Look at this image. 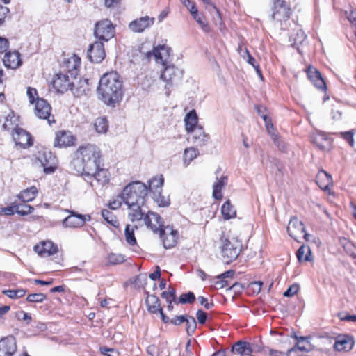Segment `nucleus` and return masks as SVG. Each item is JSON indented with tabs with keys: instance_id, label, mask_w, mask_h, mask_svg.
<instances>
[{
	"instance_id": "1",
	"label": "nucleus",
	"mask_w": 356,
	"mask_h": 356,
	"mask_svg": "<svg viewBox=\"0 0 356 356\" xmlns=\"http://www.w3.org/2000/svg\"><path fill=\"white\" fill-rule=\"evenodd\" d=\"M147 186L141 181H134L127 185L120 198L127 206L128 217L132 222L142 220L146 212Z\"/></svg>"
},
{
	"instance_id": "2",
	"label": "nucleus",
	"mask_w": 356,
	"mask_h": 356,
	"mask_svg": "<svg viewBox=\"0 0 356 356\" xmlns=\"http://www.w3.org/2000/svg\"><path fill=\"white\" fill-rule=\"evenodd\" d=\"M97 92L106 105L115 106L124 95L122 78L116 72L104 74L99 80Z\"/></svg>"
},
{
	"instance_id": "3",
	"label": "nucleus",
	"mask_w": 356,
	"mask_h": 356,
	"mask_svg": "<svg viewBox=\"0 0 356 356\" xmlns=\"http://www.w3.org/2000/svg\"><path fill=\"white\" fill-rule=\"evenodd\" d=\"M100 158L99 148L95 145L88 144L79 148L70 164L76 173L83 175L88 170L92 172L97 169Z\"/></svg>"
},
{
	"instance_id": "4",
	"label": "nucleus",
	"mask_w": 356,
	"mask_h": 356,
	"mask_svg": "<svg viewBox=\"0 0 356 356\" xmlns=\"http://www.w3.org/2000/svg\"><path fill=\"white\" fill-rule=\"evenodd\" d=\"M220 253L225 263L235 260L242 250V242L236 238L222 236L220 238Z\"/></svg>"
},
{
	"instance_id": "5",
	"label": "nucleus",
	"mask_w": 356,
	"mask_h": 356,
	"mask_svg": "<svg viewBox=\"0 0 356 356\" xmlns=\"http://www.w3.org/2000/svg\"><path fill=\"white\" fill-rule=\"evenodd\" d=\"M183 71L175 65H167L161 75V79L166 83L165 86V94L168 96L170 93V87L177 85L181 80Z\"/></svg>"
},
{
	"instance_id": "6",
	"label": "nucleus",
	"mask_w": 356,
	"mask_h": 356,
	"mask_svg": "<svg viewBox=\"0 0 356 356\" xmlns=\"http://www.w3.org/2000/svg\"><path fill=\"white\" fill-rule=\"evenodd\" d=\"M94 33L101 42L108 41L115 35V27L111 20L106 19L96 23Z\"/></svg>"
},
{
	"instance_id": "7",
	"label": "nucleus",
	"mask_w": 356,
	"mask_h": 356,
	"mask_svg": "<svg viewBox=\"0 0 356 356\" xmlns=\"http://www.w3.org/2000/svg\"><path fill=\"white\" fill-rule=\"evenodd\" d=\"M76 80L72 79L69 74L60 71L54 79L53 87L60 93H64L68 90L74 92Z\"/></svg>"
},
{
	"instance_id": "8",
	"label": "nucleus",
	"mask_w": 356,
	"mask_h": 356,
	"mask_svg": "<svg viewBox=\"0 0 356 356\" xmlns=\"http://www.w3.org/2000/svg\"><path fill=\"white\" fill-rule=\"evenodd\" d=\"M66 211L70 214L62 222V225L65 228L81 227L86 221L91 220V216L89 214L82 215L74 211L67 209Z\"/></svg>"
},
{
	"instance_id": "9",
	"label": "nucleus",
	"mask_w": 356,
	"mask_h": 356,
	"mask_svg": "<svg viewBox=\"0 0 356 356\" xmlns=\"http://www.w3.org/2000/svg\"><path fill=\"white\" fill-rule=\"evenodd\" d=\"M37 159L41 163L46 174L54 172L57 168V161L56 156L50 151L39 152Z\"/></svg>"
},
{
	"instance_id": "10",
	"label": "nucleus",
	"mask_w": 356,
	"mask_h": 356,
	"mask_svg": "<svg viewBox=\"0 0 356 356\" xmlns=\"http://www.w3.org/2000/svg\"><path fill=\"white\" fill-rule=\"evenodd\" d=\"M142 219L144 220L146 226L156 234H159L160 231L165 227L162 218L157 213L153 211H146Z\"/></svg>"
},
{
	"instance_id": "11",
	"label": "nucleus",
	"mask_w": 356,
	"mask_h": 356,
	"mask_svg": "<svg viewBox=\"0 0 356 356\" xmlns=\"http://www.w3.org/2000/svg\"><path fill=\"white\" fill-rule=\"evenodd\" d=\"M81 58L78 56L74 54L70 58L64 60L61 66V72L69 74L72 79H76V76L79 72Z\"/></svg>"
},
{
	"instance_id": "12",
	"label": "nucleus",
	"mask_w": 356,
	"mask_h": 356,
	"mask_svg": "<svg viewBox=\"0 0 356 356\" xmlns=\"http://www.w3.org/2000/svg\"><path fill=\"white\" fill-rule=\"evenodd\" d=\"M310 140L314 145L322 151H328L332 143V140L324 132L315 131L310 134Z\"/></svg>"
},
{
	"instance_id": "13",
	"label": "nucleus",
	"mask_w": 356,
	"mask_h": 356,
	"mask_svg": "<svg viewBox=\"0 0 356 356\" xmlns=\"http://www.w3.org/2000/svg\"><path fill=\"white\" fill-rule=\"evenodd\" d=\"M165 248L168 249L175 246L178 238V232L177 230L169 225H167L164 229L160 231L159 234Z\"/></svg>"
},
{
	"instance_id": "14",
	"label": "nucleus",
	"mask_w": 356,
	"mask_h": 356,
	"mask_svg": "<svg viewBox=\"0 0 356 356\" xmlns=\"http://www.w3.org/2000/svg\"><path fill=\"white\" fill-rule=\"evenodd\" d=\"M87 54L91 62L100 63L106 56L103 42L101 41H95L89 46Z\"/></svg>"
},
{
	"instance_id": "15",
	"label": "nucleus",
	"mask_w": 356,
	"mask_h": 356,
	"mask_svg": "<svg viewBox=\"0 0 356 356\" xmlns=\"http://www.w3.org/2000/svg\"><path fill=\"white\" fill-rule=\"evenodd\" d=\"M51 107L46 100L38 99L35 106V113L39 118L47 120L49 124L55 122L54 117L51 116Z\"/></svg>"
},
{
	"instance_id": "16",
	"label": "nucleus",
	"mask_w": 356,
	"mask_h": 356,
	"mask_svg": "<svg viewBox=\"0 0 356 356\" xmlns=\"http://www.w3.org/2000/svg\"><path fill=\"white\" fill-rule=\"evenodd\" d=\"M145 56L148 60L154 56L156 63L167 66L170 57V49L165 46H159L154 48L152 51L147 52Z\"/></svg>"
},
{
	"instance_id": "17",
	"label": "nucleus",
	"mask_w": 356,
	"mask_h": 356,
	"mask_svg": "<svg viewBox=\"0 0 356 356\" xmlns=\"http://www.w3.org/2000/svg\"><path fill=\"white\" fill-rule=\"evenodd\" d=\"M289 8L284 0H273L272 18L274 20L282 21L289 18Z\"/></svg>"
},
{
	"instance_id": "18",
	"label": "nucleus",
	"mask_w": 356,
	"mask_h": 356,
	"mask_svg": "<svg viewBox=\"0 0 356 356\" xmlns=\"http://www.w3.org/2000/svg\"><path fill=\"white\" fill-rule=\"evenodd\" d=\"M13 138L15 142L16 145L22 148H26L33 144L31 134L20 127L14 129Z\"/></svg>"
},
{
	"instance_id": "19",
	"label": "nucleus",
	"mask_w": 356,
	"mask_h": 356,
	"mask_svg": "<svg viewBox=\"0 0 356 356\" xmlns=\"http://www.w3.org/2000/svg\"><path fill=\"white\" fill-rule=\"evenodd\" d=\"M306 73L308 79L316 88L322 91L327 90L325 81L321 72L316 67L309 65L306 70Z\"/></svg>"
},
{
	"instance_id": "20",
	"label": "nucleus",
	"mask_w": 356,
	"mask_h": 356,
	"mask_svg": "<svg viewBox=\"0 0 356 356\" xmlns=\"http://www.w3.org/2000/svg\"><path fill=\"white\" fill-rule=\"evenodd\" d=\"M155 19L149 16L141 17L131 21L129 24V29L134 33H142L145 29L152 26Z\"/></svg>"
},
{
	"instance_id": "21",
	"label": "nucleus",
	"mask_w": 356,
	"mask_h": 356,
	"mask_svg": "<svg viewBox=\"0 0 356 356\" xmlns=\"http://www.w3.org/2000/svg\"><path fill=\"white\" fill-rule=\"evenodd\" d=\"M286 230L291 238L299 242L298 238L302 233L305 232V227L302 222L299 220L297 217H293L288 224Z\"/></svg>"
},
{
	"instance_id": "22",
	"label": "nucleus",
	"mask_w": 356,
	"mask_h": 356,
	"mask_svg": "<svg viewBox=\"0 0 356 356\" xmlns=\"http://www.w3.org/2000/svg\"><path fill=\"white\" fill-rule=\"evenodd\" d=\"M17 350L15 338L8 336L0 340V356H12Z\"/></svg>"
},
{
	"instance_id": "23",
	"label": "nucleus",
	"mask_w": 356,
	"mask_h": 356,
	"mask_svg": "<svg viewBox=\"0 0 356 356\" xmlns=\"http://www.w3.org/2000/svg\"><path fill=\"white\" fill-rule=\"evenodd\" d=\"M190 133L191 135L188 138V140L196 146H204L209 140V136L205 134L202 127L201 126L195 129V130Z\"/></svg>"
},
{
	"instance_id": "24",
	"label": "nucleus",
	"mask_w": 356,
	"mask_h": 356,
	"mask_svg": "<svg viewBox=\"0 0 356 356\" xmlns=\"http://www.w3.org/2000/svg\"><path fill=\"white\" fill-rule=\"evenodd\" d=\"M75 140L71 132L61 131L56 134L54 146L58 147H70L74 144Z\"/></svg>"
},
{
	"instance_id": "25",
	"label": "nucleus",
	"mask_w": 356,
	"mask_h": 356,
	"mask_svg": "<svg viewBox=\"0 0 356 356\" xmlns=\"http://www.w3.org/2000/svg\"><path fill=\"white\" fill-rule=\"evenodd\" d=\"M83 175L90 179H95L97 182L101 185L107 184L110 179V174L108 170L100 168V163L99 164V168L95 169L94 172H90V171L88 170Z\"/></svg>"
},
{
	"instance_id": "26",
	"label": "nucleus",
	"mask_w": 356,
	"mask_h": 356,
	"mask_svg": "<svg viewBox=\"0 0 356 356\" xmlns=\"http://www.w3.org/2000/svg\"><path fill=\"white\" fill-rule=\"evenodd\" d=\"M34 250L41 257L51 256L58 250V246L50 241H43L34 246Z\"/></svg>"
},
{
	"instance_id": "27",
	"label": "nucleus",
	"mask_w": 356,
	"mask_h": 356,
	"mask_svg": "<svg viewBox=\"0 0 356 356\" xmlns=\"http://www.w3.org/2000/svg\"><path fill=\"white\" fill-rule=\"evenodd\" d=\"M3 62L6 67L11 69H16L22 64L20 54L17 51H6Z\"/></svg>"
},
{
	"instance_id": "28",
	"label": "nucleus",
	"mask_w": 356,
	"mask_h": 356,
	"mask_svg": "<svg viewBox=\"0 0 356 356\" xmlns=\"http://www.w3.org/2000/svg\"><path fill=\"white\" fill-rule=\"evenodd\" d=\"M354 346V340L349 335H339L337 337L334 348L338 351H349Z\"/></svg>"
},
{
	"instance_id": "29",
	"label": "nucleus",
	"mask_w": 356,
	"mask_h": 356,
	"mask_svg": "<svg viewBox=\"0 0 356 356\" xmlns=\"http://www.w3.org/2000/svg\"><path fill=\"white\" fill-rule=\"evenodd\" d=\"M231 351L234 354H236L240 356H245L250 355L252 353L253 350L250 343L239 341L232 346Z\"/></svg>"
},
{
	"instance_id": "30",
	"label": "nucleus",
	"mask_w": 356,
	"mask_h": 356,
	"mask_svg": "<svg viewBox=\"0 0 356 356\" xmlns=\"http://www.w3.org/2000/svg\"><path fill=\"white\" fill-rule=\"evenodd\" d=\"M184 122L185 128L188 133L193 131L195 129L200 127L197 126L198 118L195 110L191 111L186 115Z\"/></svg>"
},
{
	"instance_id": "31",
	"label": "nucleus",
	"mask_w": 356,
	"mask_h": 356,
	"mask_svg": "<svg viewBox=\"0 0 356 356\" xmlns=\"http://www.w3.org/2000/svg\"><path fill=\"white\" fill-rule=\"evenodd\" d=\"M146 293L147 296L145 300V303L147 305V310L152 314H156L162 309L160 305L159 298L155 295H149L148 292H146Z\"/></svg>"
},
{
	"instance_id": "32",
	"label": "nucleus",
	"mask_w": 356,
	"mask_h": 356,
	"mask_svg": "<svg viewBox=\"0 0 356 356\" xmlns=\"http://www.w3.org/2000/svg\"><path fill=\"white\" fill-rule=\"evenodd\" d=\"M227 177L222 176L220 179L216 178V181L213 185V197L216 200H220L222 197V190L227 184Z\"/></svg>"
},
{
	"instance_id": "33",
	"label": "nucleus",
	"mask_w": 356,
	"mask_h": 356,
	"mask_svg": "<svg viewBox=\"0 0 356 356\" xmlns=\"http://www.w3.org/2000/svg\"><path fill=\"white\" fill-rule=\"evenodd\" d=\"M314 349V346L311 343L310 341H307L303 343H296V345L287 351V356H293V354L302 351L309 353ZM300 356V355H296Z\"/></svg>"
},
{
	"instance_id": "34",
	"label": "nucleus",
	"mask_w": 356,
	"mask_h": 356,
	"mask_svg": "<svg viewBox=\"0 0 356 356\" xmlns=\"http://www.w3.org/2000/svg\"><path fill=\"white\" fill-rule=\"evenodd\" d=\"M317 183L319 186L324 191H327L329 188V185L332 181L331 175L328 174L323 170L318 172L317 175Z\"/></svg>"
},
{
	"instance_id": "35",
	"label": "nucleus",
	"mask_w": 356,
	"mask_h": 356,
	"mask_svg": "<svg viewBox=\"0 0 356 356\" xmlns=\"http://www.w3.org/2000/svg\"><path fill=\"white\" fill-rule=\"evenodd\" d=\"M38 194V189L35 186H31L26 188L17 195V197L22 200V202H28L33 200Z\"/></svg>"
},
{
	"instance_id": "36",
	"label": "nucleus",
	"mask_w": 356,
	"mask_h": 356,
	"mask_svg": "<svg viewBox=\"0 0 356 356\" xmlns=\"http://www.w3.org/2000/svg\"><path fill=\"white\" fill-rule=\"evenodd\" d=\"M339 243L343 248L346 253L353 259H356V246L346 238H340Z\"/></svg>"
},
{
	"instance_id": "37",
	"label": "nucleus",
	"mask_w": 356,
	"mask_h": 356,
	"mask_svg": "<svg viewBox=\"0 0 356 356\" xmlns=\"http://www.w3.org/2000/svg\"><path fill=\"white\" fill-rule=\"evenodd\" d=\"M296 256L298 261H311L312 260V252L310 248L302 245L296 252Z\"/></svg>"
},
{
	"instance_id": "38",
	"label": "nucleus",
	"mask_w": 356,
	"mask_h": 356,
	"mask_svg": "<svg viewBox=\"0 0 356 356\" xmlns=\"http://www.w3.org/2000/svg\"><path fill=\"white\" fill-rule=\"evenodd\" d=\"M200 154L199 150L193 147L186 148L184 152V165L187 167Z\"/></svg>"
},
{
	"instance_id": "39",
	"label": "nucleus",
	"mask_w": 356,
	"mask_h": 356,
	"mask_svg": "<svg viewBox=\"0 0 356 356\" xmlns=\"http://www.w3.org/2000/svg\"><path fill=\"white\" fill-rule=\"evenodd\" d=\"M164 183V178L162 175L159 177H153L149 181L148 192L152 193L154 191H162V186Z\"/></svg>"
},
{
	"instance_id": "40",
	"label": "nucleus",
	"mask_w": 356,
	"mask_h": 356,
	"mask_svg": "<svg viewBox=\"0 0 356 356\" xmlns=\"http://www.w3.org/2000/svg\"><path fill=\"white\" fill-rule=\"evenodd\" d=\"M152 199L159 207H165L170 205V201L168 196L162 194V191H154L152 193Z\"/></svg>"
},
{
	"instance_id": "41",
	"label": "nucleus",
	"mask_w": 356,
	"mask_h": 356,
	"mask_svg": "<svg viewBox=\"0 0 356 356\" xmlns=\"http://www.w3.org/2000/svg\"><path fill=\"white\" fill-rule=\"evenodd\" d=\"M221 213L225 220H229L236 216V212L230 201L227 200L222 206Z\"/></svg>"
},
{
	"instance_id": "42",
	"label": "nucleus",
	"mask_w": 356,
	"mask_h": 356,
	"mask_svg": "<svg viewBox=\"0 0 356 356\" xmlns=\"http://www.w3.org/2000/svg\"><path fill=\"white\" fill-rule=\"evenodd\" d=\"M306 37L305 33L301 29H298L295 35H291L289 37V40L293 42L291 44L292 47H296L298 49V45L302 44Z\"/></svg>"
},
{
	"instance_id": "43",
	"label": "nucleus",
	"mask_w": 356,
	"mask_h": 356,
	"mask_svg": "<svg viewBox=\"0 0 356 356\" xmlns=\"http://www.w3.org/2000/svg\"><path fill=\"white\" fill-rule=\"evenodd\" d=\"M15 212L20 216H26L31 213L34 208L29 204H26V202L23 203H15Z\"/></svg>"
},
{
	"instance_id": "44",
	"label": "nucleus",
	"mask_w": 356,
	"mask_h": 356,
	"mask_svg": "<svg viewBox=\"0 0 356 356\" xmlns=\"http://www.w3.org/2000/svg\"><path fill=\"white\" fill-rule=\"evenodd\" d=\"M102 216L108 223L111 224L114 227H118L119 226L118 220L111 211L107 209H103L102 211Z\"/></svg>"
},
{
	"instance_id": "45",
	"label": "nucleus",
	"mask_w": 356,
	"mask_h": 356,
	"mask_svg": "<svg viewBox=\"0 0 356 356\" xmlns=\"http://www.w3.org/2000/svg\"><path fill=\"white\" fill-rule=\"evenodd\" d=\"M96 131L99 134H105L108 128V121L105 118H98L95 122Z\"/></svg>"
},
{
	"instance_id": "46",
	"label": "nucleus",
	"mask_w": 356,
	"mask_h": 356,
	"mask_svg": "<svg viewBox=\"0 0 356 356\" xmlns=\"http://www.w3.org/2000/svg\"><path fill=\"white\" fill-rule=\"evenodd\" d=\"M186 330L188 335H192L196 328H197V323L194 317L186 315Z\"/></svg>"
},
{
	"instance_id": "47",
	"label": "nucleus",
	"mask_w": 356,
	"mask_h": 356,
	"mask_svg": "<svg viewBox=\"0 0 356 356\" xmlns=\"http://www.w3.org/2000/svg\"><path fill=\"white\" fill-rule=\"evenodd\" d=\"M126 241L131 245L136 244V239L135 238L134 229L131 228L129 225H127L124 231Z\"/></svg>"
},
{
	"instance_id": "48",
	"label": "nucleus",
	"mask_w": 356,
	"mask_h": 356,
	"mask_svg": "<svg viewBox=\"0 0 356 356\" xmlns=\"http://www.w3.org/2000/svg\"><path fill=\"white\" fill-rule=\"evenodd\" d=\"M195 300V296L193 292H188L186 293H183L180 296L179 300L177 302H175L176 304L181 303V304H191Z\"/></svg>"
},
{
	"instance_id": "49",
	"label": "nucleus",
	"mask_w": 356,
	"mask_h": 356,
	"mask_svg": "<svg viewBox=\"0 0 356 356\" xmlns=\"http://www.w3.org/2000/svg\"><path fill=\"white\" fill-rule=\"evenodd\" d=\"M161 297L163 298H165L168 303H171L173 301L175 302H177L175 300L176 291L174 288H172L171 286L169 287L168 291H163L161 293Z\"/></svg>"
},
{
	"instance_id": "50",
	"label": "nucleus",
	"mask_w": 356,
	"mask_h": 356,
	"mask_svg": "<svg viewBox=\"0 0 356 356\" xmlns=\"http://www.w3.org/2000/svg\"><path fill=\"white\" fill-rule=\"evenodd\" d=\"M3 293L10 298H18L23 297L26 293V291L24 289L4 290Z\"/></svg>"
},
{
	"instance_id": "51",
	"label": "nucleus",
	"mask_w": 356,
	"mask_h": 356,
	"mask_svg": "<svg viewBox=\"0 0 356 356\" xmlns=\"http://www.w3.org/2000/svg\"><path fill=\"white\" fill-rule=\"evenodd\" d=\"M47 298V296L44 293H31L29 294L26 300L30 302H42Z\"/></svg>"
},
{
	"instance_id": "52",
	"label": "nucleus",
	"mask_w": 356,
	"mask_h": 356,
	"mask_svg": "<svg viewBox=\"0 0 356 356\" xmlns=\"http://www.w3.org/2000/svg\"><path fill=\"white\" fill-rule=\"evenodd\" d=\"M246 60V62L248 63H249L250 65H251L256 70L257 72V74L262 78V74H261V70H260L259 68V65L257 63V61L256 60L254 59V58H253L250 54H249L247 56H246V59H245Z\"/></svg>"
},
{
	"instance_id": "53",
	"label": "nucleus",
	"mask_w": 356,
	"mask_h": 356,
	"mask_svg": "<svg viewBox=\"0 0 356 356\" xmlns=\"http://www.w3.org/2000/svg\"><path fill=\"white\" fill-rule=\"evenodd\" d=\"M193 17L197 22V23L201 26L204 31H209V26L208 24L203 21L202 17L199 14V13H197L196 15H194Z\"/></svg>"
},
{
	"instance_id": "54",
	"label": "nucleus",
	"mask_w": 356,
	"mask_h": 356,
	"mask_svg": "<svg viewBox=\"0 0 356 356\" xmlns=\"http://www.w3.org/2000/svg\"><path fill=\"white\" fill-rule=\"evenodd\" d=\"M108 259L111 264H121L124 261V257L121 254H111L108 255Z\"/></svg>"
},
{
	"instance_id": "55",
	"label": "nucleus",
	"mask_w": 356,
	"mask_h": 356,
	"mask_svg": "<svg viewBox=\"0 0 356 356\" xmlns=\"http://www.w3.org/2000/svg\"><path fill=\"white\" fill-rule=\"evenodd\" d=\"M340 134H341V137L344 140H346L351 147L354 146V139H353L354 133L353 131L341 132Z\"/></svg>"
},
{
	"instance_id": "56",
	"label": "nucleus",
	"mask_w": 356,
	"mask_h": 356,
	"mask_svg": "<svg viewBox=\"0 0 356 356\" xmlns=\"http://www.w3.org/2000/svg\"><path fill=\"white\" fill-rule=\"evenodd\" d=\"M299 286L297 284L291 285L286 291L284 293V296L291 297L296 294L298 291Z\"/></svg>"
},
{
	"instance_id": "57",
	"label": "nucleus",
	"mask_w": 356,
	"mask_h": 356,
	"mask_svg": "<svg viewBox=\"0 0 356 356\" xmlns=\"http://www.w3.org/2000/svg\"><path fill=\"white\" fill-rule=\"evenodd\" d=\"M100 352L103 355H105L107 356H119L120 355V353L118 350H116L113 348H109L107 347L100 348Z\"/></svg>"
},
{
	"instance_id": "58",
	"label": "nucleus",
	"mask_w": 356,
	"mask_h": 356,
	"mask_svg": "<svg viewBox=\"0 0 356 356\" xmlns=\"http://www.w3.org/2000/svg\"><path fill=\"white\" fill-rule=\"evenodd\" d=\"M262 285V282L255 281L250 283L248 287L253 291V293H259L261 290Z\"/></svg>"
},
{
	"instance_id": "59",
	"label": "nucleus",
	"mask_w": 356,
	"mask_h": 356,
	"mask_svg": "<svg viewBox=\"0 0 356 356\" xmlns=\"http://www.w3.org/2000/svg\"><path fill=\"white\" fill-rule=\"evenodd\" d=\"M15 204V202L13 203L12 206L1 208L0 209V213L4 214L6 216L13 215L15 213H16Z\"/></svg>"
},
{
	"instance_id": "60",
	"label": "nucleus",
	"mask_w": 356,
	"mask_h": 356,
	"mask_svg": "<svg viewBox=\"0 0 356 356\" xmlns=\"http://www.w3.org/2000/svg\"><path fill=\"white\" fill-rule=\"evenodd\" d=\"M122 202H123V201L120 198L119 195L115 199L109 202V208L113 210L117 209L121 207Z\"/></svg>"
},
{
	"instance_id": "61",
	"label": "nucleus",
	"mask_w": 356,
	"mask_h": 356,
	"mask_svg": "<svg viewBox=\"0 0 356 356\" xmlns=\"http://www.w3.org/2000/svg\"><path fill=\"white\" fill-rule=\"evenodd\" d=\"M9 47V42L7 38L0 37V54H3L7 51Z\"/></svg>"
},
{
	"instance_id": "62",
	"label": "nucleus",
	"mask_w": 356,
	"mask_h": 356,
	"mask_svg": "<svg viewBox=\"0 0 356 356\" xmlns=\"http://www.w3.org/2000/svg\"><path fill=\"white\" fill-rule=\"evenodd\" d=\"M197 319L200 324L205 323L207 319V314L206 312H203L202 309H198L196 313Z\"/></svg>"
},
{
	"instance_id": "63",
	"label": "nucleus",
	"mask_w": 356,
	"mask_h": 356,
	"mask_svg": "<svg viewBox=\"0 0 356 356\" xmlns=\"http://www.w3.org/2000/svg\"><path fill=\"white\" fill-rule=\"evenodd\" d=\"M186 320V315L176 316L170 320V323L175 325H179Z\"/></svg>"
},
{
	"instance_id": "64",
	"label": "nucleus",
	"mask_w": 356,
	"mask_h": 356,
	"mask_svg": "<svg viewBox=\"0 0 356 356\" xmlns=\"http://www.w3.org/2000/svg\"><path fill=\"white\" fill-rule=\"evenodd\" d=\"M347 19L352 26H356V12L350 10V13L346 12Z\"/></svg>"
}]
</instances>
